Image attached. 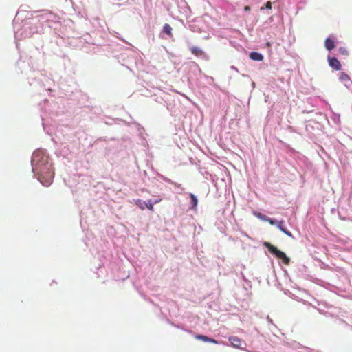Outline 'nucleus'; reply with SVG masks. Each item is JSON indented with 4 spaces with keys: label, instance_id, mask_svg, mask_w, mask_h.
<instances>
[{
    "label": "nucleus",
    "instance_id": "obj_1",
    "mask_svg": "<svg viewBox=\"0 0 352 352\" xmlns=\"http://www.w3.org/2000/svg\"><path fill=\"white\" fill-rule=\"evenodd\" d=\"M53 17V13L47 10L27 12L19 10L13 20L14 37L21 40L34 34H42L46 30V23Z\"/></svg>",
    "mask_w": 352,
    "mask_h": 352
},
{
    "label": "nucleus",
    "instance_id": "obj_2",
    "mask_svg": "<svg viewBox=\"0 0 352 352\" xmlns=\"http://www.w3.org/2000/svg\"><path fill=\"white\" fill-rule=\"evenodd\" d=\"M32 170L38 181L44 186H50L54 179V171L52 162L45 150L37 149L31 158Z\"/></svg>",
    "mask_w": 352,
    "mask_h": 352
},
{
    "label": "nucleus",
    "instance_id": "obj_3",
    "mask_svg": "<svg viewBox=\"0 0 352 352\" xmlns=\"http://www.w3.org/2000/svg\"><path fill=\"white\" fill-rule=\"evenodd\" d=\"M50 21L45 22L46 30L52 31L55 34L58 35L62 39H67L65 42L69 45L81 48L84 41L88 42L87 38H83L79 33H75L72 31L70 24L73 23L72 21H65L63 24L60 21L56 20V15L53 14V17L50 18Z\"/></svg>",
    "mask_w": 352,
    "mask_h": 352
},
{
    "label": "nucleus",
    "instance_id": "obj_4",
    "mask_svg": "<svg viewBox=\"0 0 352 352\" xmlns=\"http://www.w3.org/2000/svg\"><path fill=\"white\" fill-rule=\"evenodd\" d=\"M44 52L41 50L36 47L34 50L31 51L30 56L24 55L20 56L19 60L17 61V66L21 69L25 67L22 65L26 60H28V67L32 70H38L44 65ZM23 71L21 70V72Z\"/></svg>",
    "mask_w": 352,
    "mask_h": 352
},
{
    "label": "nucleus",
    "instance_id": "obj_5",
    "mask_svg": "<svg viewBox=\"0 0 352 352\" xmlns=\"http://www.w3.org/2000/svg\"><path fill=\"white\" fill-rule=\"evenodd\" d=\"M182 322H180L179 324H175L174 322H171L169 319H167V322L170 325L179 329L184 331H186L188 333H193L192 329L195 328V327L198 324V318L196 316L194 315H188L187 316H185L182 319Z\"/></svg>",
    "mask_w": 352,
    "mask_h": 352
},
{
    "label": "nucleus",
    "instance_id": "obj_6",
    "mask_svg": "<svg viewBox=\"0 0 352 352\" xmlns=\"http://www.w3.org/2000/svg\"><path fill=\"white\" fill-rule=\"evenodd\" d=\"M30 85L31 86L36 87L38 85L41 88H43L46 91H52V87L54 85V81L47 76H44L43 79H38L37 77H35L30 80Z\"/></svg>",
    "mask_w": 352,
    "mask_h": 352
},
{
    "label": "nucleus",
    "instance_id": "obj_7",
    "mask_svg": "<svg viewBox=\"0 0 352 352\" xmlns=\"http://www.w3.org/2000/svg\"><path fill=\"white\" fill-rule=\"evenodd\" d=\"M263 245L267 249V250L272 254L274 255L277 258L281 260L284 264H289L290 258L286 255V254L284 252L278 249L277 247L272 245L269 242H264Z\"/></svg>",
    "mask_w": 352,
    "mask_h": 352
},
{
    "label": "nucleus",
    "instance_id": "obj_8",
    "mask_svg": "<svg viewBox=\"0 0 352 352\" xmlns=\"http://www.w3.org/2000/svg\"><path fill=\"white\" fill-rule=\"evenodd\" d=\"M322 125L315 120H311L306 122L305 130L310 138L318 135L322 131Z\"/></svg>",
    "mask_w": 352,
    "mask_h": 352
},
{
    "label": "nucleus",
    "instance_id": "obj_9",
    "mask_svg": "<svg viewBox=\"0 0 352 352\" xmlns=\"http://www.w3.org/2000/svg\"><path fill=\"white\" fill-rule=\"evenodd\" d=\"M160 37L163 39L173 38V28L168 23H165L160 33Z\"/></svg>",
    "mask_w": 352,
    "mask_h": 352
},
{
    "label": "nucleus",
    "instance_id": "obj_10",
    "mask_svg": "<svg viewBox=\"0 0 352 352\" xmlns=\"http://www.w3.org/2000/svg\"><path fill=\"white\" fill-rule=\"evenodd\" d=\"M329 65L336 71H339L341 69V63L338 60V59L335 56H328L327 57Z\"/></svg>",
    "mask_w": 352,
    "mask_h": 352
},
{
    "label": "nucleus",
    "instance_id": "obj_11",
    "mask_svg": "<svg viewBox=\"0 0 352 352\" xmlns=\"http://www.w3.org/2000/svg\"><path fill=\"white\" fill-rule=\"evenodd\" d=\"M229 342L232 346L236 348V349H243V347L241 346L242 343H243L245 346L246 345L245 342H243L241 339H240L239 338H238L236 336H230L229 338Z\"/></svg>",
    "mask_w": 352,
    "mask_h": 352
},
{
    "label": "nucleus",
    "instance_id": "obj_12",
    "mask_svg": "<svg viewBox=\"0 0 352 352\" xmlns=\"http://www.w3.org/2000/svg\"><path fill=\"white\" fill-rule=\"evenodd\" d=\"M277 228L287 236L294 239L292 233L287 228L283 220H280L279 223L277 225Z\"/></svg>",
    "mask_w": 352,
    "mask_h": 352
},
{
    "label": "nucleus",
    "instance_id": "obj_13",
    "mask_svg": "<svg viewBox=\"0 0 352 352\" xmlns=\"http://www.w3.org/2000/svg\"><path fill=\"white\" fill-rule=\"evenodd\" d=\"M188 196L190 199V206H189V209L192 210H196L198 205V198L193 193H188Z\"/></svg>",
    "mask_w": 352,
    "mask_h": 352
},
{
    "label": "nucleus",
    "instance_id": "obj_14",
    "mask_svg": "<svg viewBox=\"0 0 352 352\" xmlns=\"http://www.w3.org/2000/svg\"><path fill=\"white\" fill-rule=\"evenodd\" d=\"M324 47L326 50L329 52H331L336 47V42L331 38V36H328L327 38H326L324 41Z\"/></svg>",
    "mask_w": 352,
    "mask_h": 352
},
{
    "label": "nucleus",
    "instance_id": "obj_15",
    "mask_svg": "<svg viewBox=\"0 0 352 352\" xmlns=\"http://www.w3.org/2000/svg\"><path fill=\"white\" fill-rule=\"evenodd\" d=\"M134 124L137 126V131L138 132L139 136L140 137V138L142 139V144L144 146H146V145H148V143H147V141L146 140L145 138L144 137V134L145 133L144 128L137 122H134Z\"/></svg>",
    "mask_w": 352,
    "mask_h": 352
},
{
    "label": "nucleus",
    "instance_id": "obj_16",
    "mask_svg": "<svg viewBox=\"0 0 352 352\" xmlns=\"http://www.w3.org/2000/svg\"><path fill=\"white\" fill-rule=\"evenodd\" d=\"M41 119H42V125H43V130L44 131L46 132V133H47L48 135H52L53 132H54V128L53 126H49L46 121H45V119L44 118L43 116H41Z\"/></svg>",
    "mask_w": 352,
    "mask_h": 352
},
{
    "label": "nucleus",
    "instance_id": "obj_17",
    "mask_svg": "<svg viewBox=\"0 0 352 352\" xmlns=\"http://www.w3.org/2000/svg\"><path fill=\"white\" fill-rule=\"evenodd\" d=\"M159 177L161 178L164 182H166V183H168V184H171L173 185H174L176 188H179L181 190V191H183L184 190V188L182 186V185L180 184H178V183H176V182H174L173 181H172L171 179H170L169 178L162 175H160L159 174L158 175Z\"/></svg>",
    "mask_w": 352,
    "mask_h": 352
},
{
    "label": "nucleus",
    "instance_id": "obj_18",
    "mask_svg": "<svg viewBox=\"0 0 352 352\" xmlns=\"http://www.w3.org/2000/svg\"><path fill=\"white\" fill-rule=\"evenodd\" d=\"M249 57L251 60L256 61H262L264 58L263 55L258 52H251L249 54Z\"/></svg>",
    "mask_w": 352,
    "mask_h": 352
},
{
    "label": "nucleus",
    "instance_id": "obj_19",
    "mask_svg": "<svg viewBox=\"0 0 352 352\" xmlns=\"http://www.w3.org/2000/svg\"><path fill=\"white\" fill-rule=\"evenodd\" d=\"M135 204L141 210H144L145 208L148 210V200L145 201L140 199H137L135 200Z\"/></svg>",
    "mask_w": 352,
    "mask_h": 352
},
{
    "label": "nucleus",
    "instance_id": "obj_20",
    "mask_svg": "<svg viewBox=\"0 0 352 352\" xmlns=\"http://www.w3.org/2000/svg\"><path fill=\"white\" fill-rule=\"evenodd\" d=\"M190 50L191 53L196 56H201L204 54V51L200 47L196 46L190 47Z\"/></svg>",
    "mask_w": 352,
    "mask_h": 352
},
{
    "label": "nucleus",
    "instance_id": "obj_21",
    "mask_svg": "<svg viewBox=\"0 0 352 352\" xmlns=\"http://www.w3.org/2000/svg\"><path fill=\"white\" fill-rule=\"evenodd\" d=\"M283 146L286 149L287 152L290 155H295L298 154V153L295 149L292 148L288 144L283 143Z\"/></svg>",
    "mask_w": 352,
    "mask_h": 352
},
{
    "label": "nucleus",
    "instance_id": "obj_22",
    "mask_svg": "<svg viewBox=\"0 0 352 352\" xmlns=\"http://www.w3.org/2000/svg\"><path fill=\"white\" fill-rule=\"evenodd\" d=\"M253 214L263 221H267V220H268V217L260 212L254 210L253 211Z\"/></svg>",
    "mask_w": 352,
    "mask_h": 352
},
{
    "label": "nucleus",
    "instance_id": "obj_23",
    "mask_svg": "<svg viewBox=\"0 0 352 352\" xmlns=\"http://www.w3.org/2000/svg\"><path fill=\"white\" fill-rule=\"evenodd\" d=\"M165 102L166 103V109L168 111L171 113V115H175L177 112L175 104L171 102L168 103L166 101H165Z\"/></svg>",
    "mask_w": 352,
    "mask_h": 352
},
{
    "label": "nucleus",
    "instance_id": "obj_24",
    "mask_svg": "<svg viewBox=\"0 0 352 352\" xmlns=\"http://www.w3.org/2000/svg\"><path fill=\"white\" fill-rule=\"evenodd\" d=\"M285 344L287 346H289L291 348H294V349H298V348H301L302 347L300 343L296 342V341H291V342H285Z\"/></svg>",
    "mask_w": 352,
    "mask_h": 352
},
{
    "label": "nucleus",
    "instance_id": "obj_25",
    "mask_svg": "<svg viewBox=\"0 0 352 352\" xmlns=\"http://www.w3.org/2000/svg\"><path fill=\"white\" fill-rule=\"evenodd\" d=\"M194 336L196 339L201 340L205 342H208L210 340V337L205 335L196 333L194 335Z\"/></svg>",
    "mask_w": 352,
    "mask_h": 352
},
{
    "label": "nucleus",
    "instance_id": "obj_26",
    "mask_svg": "<svg viewBox=\"0 0 352 352\" xmlns=\"http://www.w3.org/2000/svg\"><path fill=\"white\" fill-rule=\"evenodd\" d=\"M339 80L343 82H348L350 80V77L347 74L341 72L339 76Z\"/></svg>",
    "mask_w": 352,
    "mask_h": 352
},
{
    "label": "nucleus",
    "instance_id": "obj_27",
    "mask_svg": "<svg viewBox=\"0 0 352 352\" xmlns=\"http://www.w3.org/2000/svg\"><path fill=\"white\" fill-rule=\"evenodd\" d=\"M160 201H161L160 199H155L154 201H152L151 199H148V210L150 211H153V210H154L153 205L158 204Z\"/></svg>",
    "mask_w": 352,
    "mask_h": 352
},
{
    "label": "nucleus",
    "instance_id": "obj_28",
    "mask_svg": "<svg viewBox=\"0 0 352 352\" xmlns=\"http://www.w3.org/2000/svg\"><path fill=\"white\" fill-rule=\"evenodd\" d=\"M272 8V3L271 1H267L265 3V4L263 6H261L260 10L261 11L267 10H271Z\"/></svg>",
    "mask_w": 352,
    "mask_h": 352
},
{
    "label": "nucleus",
    "instance_id": "obj_29",
    "mask_svg": "<svg viewBox=\"0 0 352 352\" xmlns=\"http://www.w3.org/2000/svg\"><path fill=\"white\" fill-rule=\"evenodd\" d=\"M338 52L340 54L347 56L349 55V52L345 47H340L338 48Z\"/></svg>",
    "mask_w": 352,
    "mask_h": 352
},
{
    "label": "nucleus",
    "instance_id": "obj_30",
    "mask_svg": "<svg viewBox=\"0 0 352 352\" xmlns=\"http://www.w3.org/2000/svg\"><path fill=\"white\" fill-rule=\"evenodd\" d=\"M280 221L276 219H274V218H270L268 217V220H267L266 222H269L270 224L272 225V226H275L277 227V225L279 223Z\"/></svg>",
    "mask_w": 352,
    "mask_h": 352
},
{
    "label": "nucleus",
    "instance_id": "obj_31",
    "mask_svg": "<svg viewBox=\"0 0 352 352\" xmlns=\"http://www.w3.org/2000/svg\"><path fill=\"white\" fill-rule=\"evenodd\" d=\"M296 3L298 5V8L301 9L307 3V0H296Z\"/></svg>",
    "mask_w": 352,
    "mask_h": 352
},
{
    "label": "nucleus",
    "instance_id": "obj_32",
    "mask_svg": "<svg viewBox=\"0 0 352 352\" xmlns=\"http://www.w3.org/2000/svg\"><path fill=\"white\" fill-rule=\"evenodd\" d=\"M339 324H342L343 326H344L346 328L350 329V330H352V326H351L350 324H349L348 323H346L344 320H339Z\"/></svg>",
    "mask_w": 352,
    "mask_h": 352
},
{
    "label": "nucleus",
    "instance_id": "obj_33",
    "mask_svg": "<svg viewBox=\"0 0 352 352\" xmlns=\"http://www.w3.org/2000/svg\"><path fill=\"white\" fill-rule=\"evenodd\" d=\"M206 78L208 80V84H210L211 85H213L214 87H217V85H216L214 84V78H212L211 76H207Z\"/></svg>",
    "mask_w": 352,
    "mask_h": 352
},
{
    "label": "nucleus",
    "instance_id": "obj_34",
    "mask_svg": "<svg viewBox=\"0 0 352 352\" xmlns=\"http://www.w3.org/2000/svg\"><path fill=\"white\" fill-rule=\"evenodd\" d=\"M63 64L66 67L67 65H69V63H70V59L69 58L66 56V55H63Z\"/></svg>",
    "mask_w": 352,
    "mask_h": 352
},
{
    "label": "nucleus",
    "instance_id": "obj_35",
    "mask_svg": "<svg viewBox=\"0 0 352 352\" xmlns=\"http://www.w3.org/2000/svg\"><path fill=\"white\" fill-rule=\"evenodd\" d=\"M332 120L334 121L335 123L338 124L340 122V115L333 113L332 116Z\"/></svg>",
    "mask_w": 352,
    "mask_h": 352
},
{
    "label": "nucleus",
    "instance_id": "obj_36",
    "mask_svg": "<svg viewBox=\"0 0 352 352\" xmlns=\"http://www.w3.org/2000/svg\"><path fill=\"white\" fill-rule=\"evenodd\" d=\"M241 276L243 280H244V282L248 284V286L249 287H252L251 282L245 278V276L243 272H241Z\"/></svg>",
    "mask_w": 352,
    "mask_h": 352
},
{
    "label": "nucleus",
    "instance_id": "obj_37",
    "mask_svg": "<svg viewBox=\"0 0 352 352\" xmlns=\"http://www.w3.org/2000/svg\"><path fill=\"white\" fill-rule=\"evenodd\" d=\"M301 160L305 163V166H307V168H309V166H310V163L309 162H307V160L306 157H305L304 156H302Z\"/></svg>",
    "mask_w": 352,
    "mask_h": 352
},
{
    "label": "nucleus",
    "instance_id": "obj_38",
    "mask_svg": "<svg viewBox=\"0 0 352 352\" xmlns=\"http://www.w3.org/2000/svg\"><path fill=\"white\" fill-rule=\"evenodd\" d=\"M208 342H211V343L216 344H218L221 343L220 341H219L217 340H215V339H214L212 338H210V340Z\"/></svg>",
    "mask_w": 352,
    "mask_h": 352
},
{
    "label": "nucleus",
    "instance_id": "obj_39",
    "mask_svg": "<svg viewBox=\"0 0 352 352\" xmlns=\"http://www.w3.org/2000/svg\"><path fill=\"white\" fill-rule=\"evenodd\" d=\"M304 348L306 349L308 351V352H320L319 351H316V350L310 349L309 347H304Z\"/></svg>",
    "mask_w": 352,
    "mask_h": 352
},
{
    "label": "nucleus",
    "instance_id": "obj_40",
    "mask_svg": "<svg viewBox=\"0 0 352 352\" xmlns=\"http://www.w3.org/2000/svg\"><path fill=\"white\" fill-rule=\"evenodd\" d=\"M100 261H101V264H100L99 266L96 268L97 270H98L100 268L102 267V265H104V263L102 260H100Z\"/></svg>",
    "mask_w": 352,
    "mask_h": 352
},
{
    "label": "nucleus",
    "instance_id": "obj_41",
    "mask_svg": "<svg viewBox=\"0 0 352 352\" xmlns=\"http://www.w3.org/2000/svg\"><path fill=\"white\" fill-rule=\"evenodd\" d=\"M230 69H232V70H234V71H236L237 72H239L238 69L235 66H234V65L230 66Z\"/></svg>",
    "mask_w": 352,
    "mask_h": 352
},
{
    "label": "nucleus",
    "instance_id": "obj_42",
    "mask_svg": "<svg viewBox=\"0 0 352 352\" xmlns=\"http://www.w3.org/2000/svg\"><path fill=\"white\" fill-rule=\"evenodd\" d=\"M287 129L292 132H295V131L293 129V127L292 126H288Z\"/></svg>",
    "mask_w": 352,
    "mask_h": 352
},
{
    "label": "nucleus",
    "instance_id": "obj_43",
    "mask_svg": "<svg viewBox=\"0 0 352 352\" xmlns=\"http://www.w3.org/2000/svg\"><path fill=\"white\" fill-rule=\"evenodd\" d=\"M243 288L245 289V290H248V288H250L248 286V284L245 283V284L243 285Z\"/></svg>",
    "mask_w": 352,
    "mask_h": 352
},
{
    "label": "nucleus",
    "instance_id": "obj_44",
    "mask_svg": "<svg viewBox=\"0 0 352 352\" xmlns=\"http://www.w3.org/2000/svg\"><path fill=\"white\" fill-rule=\"evenodd\" d=\"M195 68L199 71V72H201V69H199V67L198 65L195 64Z\"/></svg>",
    "mask_w": 352,
    "mask_h": 352
},
{
    "label": "nucleus",
    "instance_id": "obj_45",
    "mask_svg": "<svg viewBox=\"0 0 352 352\" xmlns=\"http://www.w3.org/2000/svg\"><path fill=\"white\" fill-rule=\"evenodd\" d=\"M93 45H102V44H100V43H93Z\"/></svg>",
    "mask_w": 352,
    "mask_h": 352
},
{
    "label": "nucleus",
    "instance_id": "obj_46",
    "mask_svg": "<svg viewBox=\"0 0 352 352\" xmlns=\"http://www.w3.org/2000/svg\"><path fill=\"white\" fill-rule=\"evenodd\" d=\"M245 10L246 11H247V10H250V8H249V7H248V6H246V7L245 8Z\"/></svg>",
    "mask_w": 352,
    "mask_h": 352
},
{
    "label": "nucleus",
    "instance_id": "obj_47",
    "mask_svg": "<svg viewBox=\"0 0 352 352\" xmlns=\"http://www.w3.org/2000/svg\"><path fill=\"white\" fill-rule=\"evenodd\" d=\"M252 86H253V87H254V86H255V83L254 82H252Z\"/></svg>",
    "mask_w": 352,
    "mask_h": 352
},
{
    "label": "nucleus",
    "instance_id": "obj_48",
    "mask_svg": "<svg viewBox=\"0 0 352 352\" xmlns=\"http://www.w3.org/2000/svg\"><path fill=\"white\" fill-rule=\"evenodd\" d=\"M267 319L270 320V322H272V320L270 319V316H267Z\"/></svg>",
    "mask_w": 352,
    "mask_h": 352
},
{
    "label": "nucleus",
    "instance_id": "obj_49",
    "mask_svg": "<svg viewBox=\"0 0 352 352\" xmlns=\"http://www.w3.org/2000/svg\"><path fill=\"white\" fill-rule=\"evenodd\" d=\"M267 45H270V43L269 42L267 43Z\"/></svg>",
    "mask_w": 352,
    "mask_h": 352
}]
</instances>
